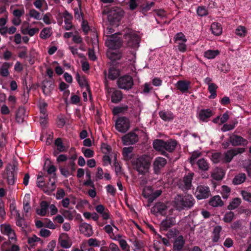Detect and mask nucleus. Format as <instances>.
I'll use <instances>...</instances> for the list:
<instances>
[{
  "label": "nucleus",
  "instance_id": "1",
  "mask_svg": "<svg viewBox=\"0 0 251 251\" xmlns=\"http://www.w3.org/2000/svg\"><path fill=\"white\" fill-rule=\"evenodd\" d=\"M124 42H126V45L130 50L127 51L126 54L121 52L115 50L117 52L121 53L122 56L119 60H122L120 63L124 61L129 62L130 63L134 62L136 58V50L139 46L140 39L139 36L135 34H125L124 35Z\"/></svg>",
  "mask_w": 251,
  "mask_h": 251
},
{
  "label": "nucleus",
  "instance_id": "2",
  "mask_svg": "<svg viewBox=\"0 0 251 251\" xmlns=\"http://www.w3.org/2000/svg\"><path fill=\"white\" fill-rule=\"evenodd\" d=\"M177 142L174 139H170L165 141L162 139H155L153 142V147L157 151H160L161 154L168 158H170V155L167 151L173 152L176 147Z\"/></svg>",
  "mask_w": 251,
  "mask_h": 251
},
{
  "label": "nucleus",
  "instance_id": "3",
  "mask_svg": "<svg viewBox=\"0 0 251 251\" xmlns=\"http://www.w3.org/2000/svg\"><path fill=\"white\" fill-rule=\"evenodd\" d=\"M107 55L112 62L109 69L108 78L111 80H114L120 75V64L121 63L117 61L120 59L122 55L121 53L116 51H111Z\"/></svg>",
  "mask_w": 251,
  "mask_h": 251
},
{
  "label": "nucleus",
  "instance_id": "4",
  "mask_svg": "<svg viewBox=\"0 0 251 251\" xmlns=\"http://www.w3.org/2000/svg\"><path fill=\"white\" fill-rule=\"evenodd\" d=\"M195 202L196 201L191 195H178L174 201L175 207L178 211L189 209L194 205Z\"/></svg>",
  "mask_w": 251,
  "mask_h": 251
},
{
  "label": "nucleus",
  "instance_id": "5",
  "mask_svg": "<svg viewBox=\"0 0 251 251\" xmlns=\"http://www.w3.org/2000/svg\"><path fill=\"white\" fill-rule=\"evenodd\" d=\"M151 161L146 155H142L131 160L133 168L140 175H145L149 172Z\"/></svg>",
  "mask_w": 251,
  "mask_h": 251
},
{
  "label": "nucleus",
  "instance_id": "6",
  "mask_svg": "<svg viewBox=\"0 0 251 251\" xmlns=\"http://www.w3.org/2000/svg\"><path fill=\"white\" fill-rule=\"evenodd\" d=\"M124 13V11L120 7L117 6L111 7L108 11L107 15V19L110 25L115 26L118 25Z\"/></svg>",
  "mask_w": 251,
  "mask_h": 251
},
{
  "label": "nucleus",
  "instance_id": "7",
  "mask_svg": "<svg viewBox=\"0 0 251 251\" xmlns=\"http://www.w3.org/2000/svg\"><path fill=\"white\" fill-rule=\"evenodd\" d=\"M125 34H130L129 33L125 32L123 35V38L122 39L121 37L118 36V35H122L121 33H115L112 35H107V39L105 41V44L107 47L109 49L116 50L120 48L122 45L123 42H124V35Z\"/></svg>",
  "mask_w": 251,
  "mask_h": 251
},
{
  "label": "nucleus",
  "instance_id": "8",
  "mask_svg": "<svg viewBox=\"0 0 251 251\" xmlns=\"http://www.w3.org/2000/svg\"><path fill=\"white\" fill-rule=\"evenodd\" d=\"M117 84L119 88L129 90L133 87V80L130 75H125L118 78Z\"/></svg>",
  "mask_w": 251,
  "mask_h": 251
},
{
  "label": "nucleus",
  "instance_id": "9",
  "mask_svg": "<svg viewBox=\"0 0 251 251\" xmlns=\"http://www.w3.org/2000/svg\"><path fill=\"white\" fill-rule=\"evenodd\" d=\"M194 195L198 200L206 199L211 195L210 188L207 186L199 185L196 189Z\"/></svg>",
  "mask_w": 251,
  "mask_h": 251
},
{
  "label": "nucleus",
  "instance_id": "10",
  "mask_svg": "<svg viewBox=\"0 0 251 251\" xmlns=\"http://www.w3.org/2000/svg\"><path fill=\"white\" fill-rule=\"evenodd\" d=\"M115 126L118 131L122 133L126 132L130 127L128 119L126 117H121L118 118L116 122Z\"/></svg>",
  "mask_w": 251,
  "mask_h": 251
},
{
  "label": "nucleus",
  "instance_id": "11",
  "mask_svg": "<svg viewBox=\"0 0 251 251\" xmlns=\"http://www.w3.org/2000/svg\"><path fill=\"white\" fill-rule=\"evenodd\" d=\"M244 151L245 149L240 148L228 150L224 153V156L222 158L221 161L225 163H229L235 156L242 153Z\"/></svg>",
  "mask_w": 251,
  "mask_h": 251
},
{
  "label": "nucleus",
  "instance_id": "12",
  "mask_svg": "<svg viewBox=\"0 0 251 251\" xmlns=\"http://www.w3.org/2000/svg\"><path fill=\"white\" fill-rule=\"evenodd\" d=\"M228 141L233 146H246L248 144L247 139L244 138L240 135L235 134H232L228 138Z\"/></svg>",
  "mask_w": 251,
  "mask_h": 251
},
{
  "label": "nucleus",
  "instance_id": "13",
  "mask_svg": "<svg viewBox=\"0 0 251 251\" xmlns=\"http://www.w3.org/2000/svg\"><path fill=\"white\" fill-rule=\"evenodd\" d=\"M123 144L125 145H133L138 141V136L133 131H130L122 137Z\"/></svg>",
  "mask_w": 251,
  "mask_h": 251
},
{
  "label": "nucleus",
  "instance_id": "14",
  "mask_svg": "<svg viewBox=\"0 0 251 251\" xmlns=\"http://www.w3.org/2000/svg\"><path fill=\"white\" fill-rule=\"evenodd\" d=\"M167 164L166 159L158 157H156L153 163V171L155 174L158 175L160 173L161 169H162Z\"/></svg>",
  "mask_w": 251,
  "mask_h": 251
},
{
  "label": "nucleus",
  "instance_id": "15",
  "mask_svg": "<svg viewBox=\"0 0 251 251\" xmlns=\"http://www.w3.org/2000/svg\"><path fill=\"white\" fill-rule=\"evenodd\" d=\"M176 220L173 217H167L160 224V230L161 232L167 231L170 227L175 225Z\"/></svg>",
  "mask_w": 251,
  "mask_h": 251
},
{
  "label": "nucleus",
  "instance_id": "16",
  "mask_svg": "<svg viewBox=\"0 0 251 251\" xmlns=\"http://www.w3.org/2000/svg\"><path fill=\"white\" fill-rule=\"evenodd\" d=\"M56 175L54 174L53 176L49 178V182L43 188V191L47 195H50V194L55 190L56 188L55 181L56 179Z\"/></svg>",
  "mask_w": 251,
  "mask_h": 251
},
{
  "label": "nucleus",
  "instance_id": "17",
  "mask_svg": "<svg viewBox=\"0 0 251 251\" xmlns=\"http://www.w3.org/2000/svg\"><path fill=\"white\" fill-rule=\"evenodd\" d=\"M54 82L53 80L45 79L42 83V89L44 94L48 96L53 90Z\"/></svg>",
  "mask_w": 251,
  "mask_h": 251
},
{
  "label": "nucleus",
  "instance_id": "18",
  "mask_svg": "<svg viewBox=\"0 0 251 251\" xmlns=\"http://www.w3.org/2000/svg\"><path fill=\"white\" fill-rule=\"evenodd\" d=\"M83 219H80V224L79 225V230L82 234L87 237H90L93 234L92 226L86 223L82 222Z\"/></svg>",
  "mask_w": 251,
  "mask_h": 251
},
{
  "label": "nucleus",
  "instance_id": "19",
  "mask_svg": "<svg viewBox=\"0 0 251 251\" xmlns=\"http://www.w3.org/2000/svg\"><path fill=\"white\" fill-rule=\"evenodd\" d=\"M176 86L181 93H185L188 91L191 88V82L185 80H178Z\"/></svg>",
  "mask_w": 251,
  "mask_h": 251
},
{
  "label": "nucleus",
  "instance_id": "20",
  "mask_svg": "<svg viewBox=\"0 0 251 251\" xmlns=\"http://www.w3.org/2000/svg\"><path fill=\"white\" fill-rule=\"evenodd\" d=\"M168 208L167 205L162 202H158L155 203L152 208L151 211L153 212L158 213L162 216L166 214V211Z\"/></svg>",
  "mask_w": 251,
  "mask_h": 251
},
{
  "label": "nucleus",
  "instance_id": "21",
  "mask_svg": "<svg viewBox=\"0 0 251 251\" xmlns=\"http://www.w3.org/2000/svg\"><path fill=\"white\" fill-rule=\"evenodd\" d=\"M54 145L56 146L57 150L54 151L53 152V155L56 156L60 152L66 151L67 149H66L64 145L62 142V139L58 138L54 141Z\"/></svg>",
  "mask_w": 251,
  "mask_h": 251
},
{
  "label": "nucleus",
  "instance_id": "22",
  "mask_svg": "<svg viewBox=\"0 0 251 251\" xmlns=\"http://www.w3.org/2000/svg\"><path fill=\"white\" fill-rule=\"evenodd\" d=\"M194 173H188L187 175L184 176L183 181L184 183V190H188L191 189L192 186V181L194 176Z\"/></svg>",
  "mask_w": 251,
  "mask_h": 251
},
{
  "label": "nucleus",
  "instance_id": "23",
  "mask_svg": "<svg viewBox=\"0 0 251 251\" xmlns=\"http://www.w3.org/2000/svg\"><path fill=\"white\" fill-rule=\"evenodd\" d=\"M212 115V112L210 109H201L199 113V118L202 122H207Z\"/></svg>",
  "mask_w": 251,
  "mask_h": 251
},
{
  "label": "nucleus",
  "instance_id": "24",
  "mask_svg": "<svg viewBox=\"0 0 251 251\" xmlns=\"http://www.w3.org/2000/svg\"><path fill=\"white\" fill-rule=\"evenodd\" d=\"M199 169L201 171L205 172L209 170L210 164L204 158H201L196 162Z\"/></svg>",
  "mask_w": 251,
  "mask_h": 251
},
{
  "label": "nucleus",
  "instance_id": "25",
  "mask_svg": "<svg viewBox=\"0 0 251 251\" xmlns=\"http://www.w3.org/2000/svg\"><path fill=\"white\" fill-rule=\"evenodd\" d=\"M222 227L220 226H216L214 227L212 232V240L214 243H217L220 240V233L222 232Z\"/></svg>",
  "mask_w": 251,
  "mask_h": 251
},
{
  "label": "nucleus",
  "instance_id": "26",
  "mask_svg": "<svg viewBox=\"0 0 251 251\" xmlns=\"http://www.w3.org/2000/svg\"><path fill=\"white\" fill-rule=\"evenodd\" d=\"M123 99V93L119 90H114L111 95V102L118 103Z\"/></svg>",
  "mask_w": 251,
  "mask_h": 251
},
{
  "label": "nucleus",
  "instance_id": "27",
  "mask_svg": "<svg viewBox=\"0 0 251 251\" xmlns=\"http://www.w3.org/2000/svg\"><path fill=\"white\" fill-rule=\"evenodd\" d=\"M159 116L164 121H170L174 119V114L170 111L162 110L159 112Z\"/></svg>",
  "mask_w": 251,
  "mask_h": 251
},
{
  "label": "nucleus",
  "instance_id": "28",
  "mask_svg": "<svg viewBox=\"0 0 251 251\" xmlns=\"http://www.w3.org/2000/svg\"><path fill=\"white\" fill-rule=\"evenodd\" d=\"M185 241L182 236H179L175 241L173 245V249L175 251H181L183 248Z\"/></svg>",
  "mask_w": 251,
  "mask_h": 251
},
{
  "label": "nucleus",
  "instance_id": "29",
  "mask_svg": "<svg viewBox=\"0 0 251 251\" xmlns=\"http://www.w3.org/2000/svg\"><path fill=\"white\" fill-rule=\"evenodd\" d=\"M209 204L213 207H221L224 205V202L219 196H215L210 199Z\"/></svg>",
  "mask_w": 251,
  "mask_h": 251
},
{
  "label": "nucleus",
  "instance_id": "30",
  "mask_svg": "<svg viewBox=\"0 0 251 251\" xmlns=\"http://www.w3.org/2000/svg\"><path fill=\"white\" fill-rule=\"evenodd\" d=\"M40 206L41 209H36V213L39 215L44 216L46 215L49 205L46 201H43L40 203Z\"/></svg>",
  "mask_w": 251,
  "mask_h": 251
},
{
  "label": "nucleus",
  "instance_id": "31",
  "mask_svg": "<svg viewBox=\"0 0 251 251\" xmlns=\"http://www.w3.org/2000/svg\"><path fill=\"white\" fill-rule=\"evenodd\" d=\"M133 150L132 147H125L123 149L122 154L124 160L129 161L131 159Z\"/></svg>",
  "mask_w": 251,
  "mask_h": 251
},
{
  "label": "nucleus",
  "instance_id": "32",
  "mask_svg": "<svg viewBox=\"0 0 251 251\" xmlns=\"http://www.w3.org/2000/svg\"><path fill=\"white\" fill-rule=\"evenodd\" d=\"M211 30L212 33L216 36H219L222 33L221 25L218 23H213L211 24Z\"/></svg>",
  "mask_w": 251,
  "mask_h": 251
},
{
  "label": "nucleus",
  "instance_id": "33",
  "mask_svg": "<svg viewBox=\"0 0 251 251\" xmlns=\"http://www.w3.org/2000/svg\"><path fill=\"white\" fill-rule=\"evenodd\" d=\"M224 173L222 169L217 168L211 174V177L216 180H221L224 176Z\"/></svg>",
  "mask_w": 251,
  "mask_h": 251
},
{
  "label": "nucleus",
  "instance_id": "34",
  "mask_svg": "<svg viewBox=\"0 0 251 251\" xmlns=\"http://www.w3.org/2000/svg\"><path fill=\"white\" fill-rule=\"evenodd\" d=\"M25 109L23 107H20L16 114V120L18 123H22L24 121Z\"/></svg>",
  "mask_w": 251,
  "mask_h": 251
},
{
  "label": "nucleus",
  "instance_id": "35",
  "mask_svg": "<svg viewBox=\"0 0 251 251\" xmlns=\"http://www.w3.org/2000/svg\"><path fill=\"white\" fill-rule=\"evenodd\" d=\"M241 200L239 198H235L232 200L230 202L229 205L227 206V208L228 210H232L237 208L241 204Z\"/></svg>",
  "mask_w": 251,
  "mask_h": 251
},
{
  "label": "nucleus",
  "instance_id": "36",
  "mask_svg": "<svg viewBox=\"0 0 251 251\" xmlns=\"http://www.w3.org/2000/svg\"><path fill=\"white\" fill-rule=\"evenodd\" d=\"M219 54L220 51L218 50H208L204 52V57L208 59H212L215 58Z\"/></svg>",
  "mask_w": 251,
  "mask_h": 251
},
{
  "label": "nucleus",
  "instance_id": "37",
  "mask_svg": "<svg viewBox=\"0 0 251 251\" xmlns=\"http://www.w3.org/2000/svg\"><path fill=\"white\" fill-rule=\"evenodd\" d=\"M246 179V176L244 173H240L235 176L233 179L232 183L234 185H239L243 183Z\"/></svg>",
  "mask_w": 251,
  "mask_h": 251
},
{
  "label": "nucleus",
  "instance_id": "38",
  "mask_svg": "<svg viewBox=\"0 0 251 251\" xmlns=\"http://www.w3.org/2000/svg\"><path fill=\"white\" fill-rule=\"evenodd\" d=\"M218 88V86L215 83H210L208 85V90L209 92L210 93V95L209 97V99H214L217 96L216 91Z\"/></svg>",
  "mask_w": 251,
  "mask_h": 251
},
{
  "label": "nucleus",
  "instance_id": "39",
  "mask_svg": "<svg viewBox=\"0 0 251 251\" xmlns=\"http://www.w3.org/2000/svg\"><path fill=\"white\" fill-rule=\"evenodd\" d=\"M7 182L9 185H14L17 178V173L15 171H11L7 173Z\"/></svg>",
  "mask_w": 251,
  "mask_h": 251
},
{
  "label": "nucleus",
  "instance_id": "40",
  "mask_svg": "<svg viewBox=\"0 0 251 251\" xmlns=\"http://www.w3.org/2000/svg\"><path fill=\"white\" fill-rule=\"evenodd\" d=\"M9 67L10 64L9 63H4L0 68V75L3 77L7 76L9 75L8 71V69Z\"/></svg>",
  "mask_w": 251,
  "mask_h": 251
},
{
  "label": "nucleus",
  "instance_id": "41",
  "mask_svg": "<svg viewBox=\"0 0 251 251\" xmlns=\"http://www.w3.org/2000/svg\"><path fill=\"white\" fill-rule=\"evenodd\" d=\"M24 210L25 213H27L31 209L30 205V196L26 194L24 199Z\"/></svg>",
  "mask_w": 251,
  "mask_h": 251
},
{
  "label": "nucleus",
  "instance_id": "42",
  "mask_svg": "<svg viewBox=\"0 0 251 251\" xmlns=\"http://www.w3.org/2000/svg\"><path fill=\"white\" fill-rule=\"evenodd\" d=\"M128 107L127 105L123 106H118L114 107L113 109V114L114 115H118L120 113H124L127 110Z\"/></svg>",
  "mask_w": 251,
  "mask_h": 251
},
{
  "label": "nucleus",
  "instance_id": "43",
  "mask_svg": "<svg viewBox=\"0 0 251 251\" xmlns=\"http://www.w3.org/2000/svg\"><path fill=\"white\" fill-rule=\"evenodd\" d=\"M231 228L233 231L237 232L243 229L242 221L241 220H237L234 221L231 225Z\"/></svg>",
  "mask_w": 251,
  "mask_h": 251
},
{
  "label": "nucleus",
  "instance_id": "44",
  "mask_svg": "<svg viewBox=\"0 0 251 251\" xmlns=\"http://www.w3.org/2000/svg\"><path fill=\"white\" fill-rule=\"evenodd\" d=\"M16 225L17 226L21 228L23 231H25V229L28 227V224L25 218L20 220H16Z\"/></svg>",
  "mask_w": 251,
  "mask_h": 251
},
{
  "label": "nucleus",
  "instance_id": "45",
  "mask_svg": "<svg viewBox=\"0 0 251 251\" xmlns=\"http://www.w3.org/2000/svg\"><path fill=\"white\" fill-rule=\"evenodd\" d=\"M50 27H45L43 28L40 34V37L43 39H46L51 36L50 31L51 30Z\"/></svg>",
  "mask_w": 251,
  "mask_h": 251
},
{
  "label": "nucleus",
  "instance_id": "46",
  "mask_svg": "<svg viewBox=\"0 0 251 251\" xmlns=\"http://www.w3.org/2000/svg\"><path fill=\"white\" fill-rule=\"evenodd\" d=\"M234 217V213L232 211L226 212L223 218V221L226 223H230Z\"/></svg>",
  "mask_w": 251,
  "mask_h": 251
},
{
  "label": "nucleus",
  "instance_id": "47",
  "mask_svg": "<svg viewBox=\"0 0 251 251\" xmlns=\"http://www.w3.org/2000/svg\"><path fill=\"white\" fill-rule=\"evenodd\" d=\"M39 106L40 110V112L45 115L47 112V107L48 106V103L45 101L44 100H40L39 103Z\"/></svg>",
  "mask_w": 251,
  "mask_h": 251
},
{
  "label": "nucleus",
  "instance_id": "48",
  "mask_svg": "<svg viewBox=\"0 0 251 251\" xmlns=\"http://www.w3.org/2000/svg\"><path fill=\"white\" fill-rule=\"evenodd\" d=\"M155 4V3L154 2H146L145 4H143L141 6V11L143 13H145L146 12H147L148 11H149L151 8Z\"/></svg>",
  "mask_w": 251,
  "mask_h": 251
},
{
  "label": "nucleus",
  "instance_id": "49",
  "mask_svg": "<svg viewBox=\"0 0 251 251\" xmlns=\"http://www.w3.org/2000/svg\"><path fill=\"white\" fill-rule=\"evenodd\" d=\"M1 226L2 227V232L3 234L7 235L12 234L14 235V230L11 228L9 225H1Z\"/></svg>",
  "mask_w": 251,
  "mask_h": 251
},
{
  "label": "nucleus",
  "instance_id": "50",
  "mask_svg": "<svg viewBox=\"0 0 251 251\" xmlns=\"http://www.w3.org/2000/svg\"><path fill=\"white\" fill-rule=\"evenodd\" d=\"M63 16L64 18L65 24H72V20L73 19V16L67 10H65L63 13Z\"/></svg>",
  "mask_w": 251,
  "mask_h": 251
},
{
  "label": "nucleus",
  "instance_id": "51",
  "mask_svg": "<svg viewBox=\"0 0 251 251\" xmlns=\"http://www.w3.org/2000/svg\"><path fill=\"white\" fill-rule=\"evenodd\" d=\"M174 41L175 42L183 41L187 42V40L185 35L182 32L176 33L174 37Z\"/></svg>",
  "mask_w": 251,
  "mask_h": 251
},
{
  "label": "nucleus",
  "instance_id": "52",
  "mask_svg": "<svg viewBox=\"0 0 251 251\" xmlns=\"http://www.w3.org/2000/svg\"><path fill=\"white\" fill-rule=\"evenodd\" d=\"M199 16L202 17L208 15V11L204 6H199L197 10Z\"/></svg>",
  "mask_w": 251,
  "mask_h": 251
},
{
  "label": "nucleus",
  "instance_id": "53",
  "mask_svg": "<svg viewBox=\"0 0 251 251\" xmlns=\"http://www.w3.org/2000/svg\"><path fill=\"white\" fill-rule=\"evenodd\" d=\"M247 31L246 28L243 26H239L236 29L235 33L236 35L240 37H244L246 35Z\"/></svg>",
  "mask_w": 251,
  "mask_h": 251
},
{
  "label": "nucleus",
  "instance_id": "54",
  "mask_svg": "<svg viewBox=\"0 0 251 251\" xmlns=\"http://www.w3.org/2000/svg\"><path fill=\"white\" fill-rule=\"evenodd\" d=\"M29 15L30 17L33 18L36 20L41 19L40 13L34 9H32L29 11Z\"/></svg>",
  "mask_w": 251,
  "mask_h": 251
},
{
  "label": "nucleus",
  "instance_id": "55",
  "mask_svg": "<svg viewBox=\"0 0 251 251\" xmlns=\"http://www.w3.org/2000/svg\"><path fill=\"white\" fill-rule=\"evenodd\" d=\"M186 42L180 41L176 42L177 44L178 50L180 52H184L187 50Z\"/></svg>",
  "mask_w": 251,
  "mask_h": 251
},
{
  "label": "nucleus",
  "instance_id": "56",
  "mask_svg": "<svg viewBox=\"0 0 251 251\" xmlns=\"http://www.w3.org/2000/svg\"><path fill=\"white\" fill-rule=\"evenodd\" d=\"M201 155V153L199 151H194L190 157V162L193 165L195 163L196 159Z\"/></svg>",
  "mask_w": 251,
  "mask_h": 251
},
{
  "label": "nucleus",
  "instance_id": "57",
  "mask_svg": "<svg viewBox=\"0 0 251 251\" xmlns=\"http://www.w3.org/2000/svg\"><path fill=\"white\" fill-rule=\"evenodd\" d=\"M82 151L83 152L84 156L88 158L93 157L94 154V151L90 149H84V148H82Z\"/></svg>",
  "mask_w": 251,
  "mask_h": 251
},
{
  "label": "nucleus",
  "instance_id": "58",
  "mask_svg": "<svg viewBox=\"0 0 251 251\" xmlns=\"http://www.w3.org/2000/svg\"><path fill=\"white\" fill-rule=\"evenodd\" d=\"M61 212L62 213V214L65 218L68 219L70 220H72L74 218V216L70 210L62 209L61 211Z\"/></svg>",
  "mask_w": 251,
  "mask_h": 251
},
{
  "label": "nucleus",
  "instance_id": "59",
  "mask_svg": "<svg viewBox=\"0 0 251 251\" xmlns=\"http://www.w3.org/2000/svg\"><path fill=\"white\" fill-rule=\"evenodd\" d=\"M236 124V123H233V124H224L221 128V130L223 132H226L232 130L235 128Z\"/></svg>",
  "mask_w": 251,
  "mask_h": 251
},
{
  "label": "nucleus",
  "instance_id": "60",
  "mask_svg": "<svg viewBox=\"0 0 251 251\" xmlns=\"http://www.w3.org/2000/svg\"><path fill=\"white\" fill-rule=\"evenodd\" d=\"M119 244L123 251H129V247L125 240L120 239L119 240Z\"/></svg>",
  "mask_w": 251,
  "mask_h": 251
},
{
  "label": "nucleus",
  "instance_id": "61",
  "mask_svg": "<svg viewBox=\"0 0 251 251\" xmlns=\"http://www.w3.org/2000/svg\"><path fill=\"white\" fill-rule=\"evenodd\" d=\"M81 28L85 35H87L90 30V26L87 21L83 20L81 24Z\"/></svg>",
  "mask_w": 251,
  "mask_h": 251
},
{
  "label": "nucleus",
  "instance_id": "62",
  "mask_svg": "<svg viewBox=\"0 0 251 251\" xmlns=\"http://www.w3.org/2000/svg\"><path fill=\"white\" fill-rule=\"evenodd\" d=\"M212 160L214 163H217L221 160V153L215 152L212 154Z\"/></svg>",
  "mask_w": 251,
  "mask_h": 251
},
{
  "label": "nucleus",
  "instance_id": "63",
  "mask_svg": "<svg viewBox=\"0 0 251 251\" xmlns=\"http://www.w3.org/2000/svg\"><path fill=\"white\" fill-rule=\"evenodd\" d=\"M241 194L243 199L247 201L251 202V193L246 191H242Z\"/></svg>",
  "mask_w": 251,
  "mask_h": 251
},
{
  "label": "nucleus",
  "instance_id": "64",
  "mask_svg": "<svg viewBox=\"0 0 251 251\" xmlns=\"http://www.w3.org/2000/svg\"><path fill=\"white\" fill-rule=\"evenodd\" d=\"M218 69L221 72H224L225 73H227L229 70V67L228 65H226V64H221L218 66Z\"/></svg>",
  "mask_w": 251,
  "mask_h": 251
}]
</instances>
